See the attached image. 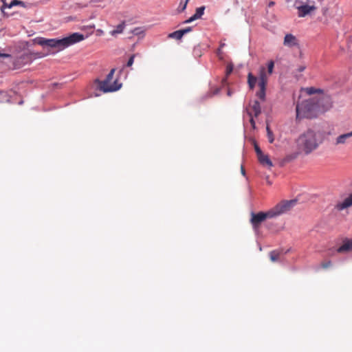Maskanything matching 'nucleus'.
<instances>
[{"mask_svg":"<svg viewBox=\"0 0 352 352\" xmlns=\"http://www.w3.org/2000/svg\"><path fill=\"white\" fill-rule=\"evenodd\" d=\"M352 250V239H344L343 241V244L339 247L336 252L338 253H344L348 252Z\"/></svg>","mask_w":352,"mask_h":352,"instance_id":"obj_11","label":"nucleus"},{"mask_svg":"<svg viewBox=\"0 0 352 352\" xmlns=\"http://www.w3.org/2000/svg\"><path fill=\"white\" fill-rule=\"evenodd\" d=\"M287 252H289V250H287V251L285 252V254H287Z\"/></svg>","mask_w":352,"mask_h":352,"instance_id":"obj_45","label":"nucleus"},{"mask_svg":"<svg viewBox=\"0 0 352 352\" xmlns=\"http://www.w3.org/2000/svg\"><path fill=\"white\" fill-rule=\"evenodd\" d=\"M6 96H7V95H6V92L0 91V102H4V101L8 102L9 101L8 98H3L6 97Z\"/></svg>","mask_w":352,"mask_h":352,"instance_id":"obj_28","label":"nucleus"},{"mask_svg":"<svg viewBox=\"0 0 352 352\" xmlns=\"http://www.w3.org/2000/svg\"><path fill=\"white\" fill-rule=\"evenodd\" d=\"M188 1L189 0H181V2L177 8L178 12H182L186 10Z\"/></svg>","mask_w":352,"mask_h":352,"instance_id":"obj_22","label":"nucleus"},{"mask_svg":"<svg viewBox=\"0 0 352 352\" xmlns=\"http://www.w3.org/2000/svg\"><path fill=\"white\" fill-rule=\"evenodd\" d=\"M254 150L256 153L257 157L263 154L260 147L256 144L254 145Z\"/></svg>","mask_w":352,"mask_h":352,"instance_id":"obj_29","label":"nucleus"},{"mask_svg":"<svg viewBox=\"0 0 352 352\" xmlns=\"http://www.w3.org/2000/svg\"><path fill=\"white\" fill-rule=\"evenodd\" d=\"M219 91H220V89L219 88H217V89H215V90L212 93L207 94L206 96L207 97H211L212 96L218 94L219 93Z\"/></svg>","mask_w":352,"mask_h":352,"instance_id":"obj_31","label":"nucleus"},{"mask_svg":"<svg viewBox=\"0 0 352 352\" xmlns=\"http://www.w3.org/2000/svg\"><path fill=\"white\" fill-rule=\"evenodd\" d=\"M287 252H289V250H287V251L285 252V254H287Z\"/></svg>","mask_w":352,"mask_h":352,"instance_id":"obj_44","label":"nucleus"},{"mask_svg":"<svg viewBox=\"0 0 352 352\" xmlns=\"http://www.w3.org/2000/svg\"><path fill=\"white\" fill-rule=\"evenodd\" d=\"M10 55L8 54L1 53L0 52V57H9Z\"/></svg>","mask_w":352,"mask_h":352,"instance_id":"obj_37","label":"nucleus"},{"mask_svg":"<svg viewBox=\"0 0 352 352\" xmlns=\"http://www.w3.org/2000/svg\"><path fill=\"white\" fill-rule=\"evenodd\" d=\"M0 1L3 3V6H2V7L1 8V10L2 11H3V9H4V8H8V4H7V3H6V0H0Z\"/></svg>","mask_w":352,"mask_h":352,"instance_id":"obj_35","label":"nucleus"},{"mask_svg":"<svg viewBox=\"0 0 352 352\" xmlns=\"http://www.w3.org/2000/svg\"><path fill=\"white\" fill-rule=\"evenodd\" d=\"M135 54H133L132 56H131V57L129 58V59L128 60L126 64V67H131L132 66V65L134 63V58H135Z\"/></svg>","mask_w":352,"mask_h":352,"instance_id":"obj_27","label":"nucleus"},{"mask_svg":"<svg viewBox=\"0 0 352 352\" xmlns=\"http://www.w3.org/2000/svg\"><path fill=\"white\" fill-rule=\"evenodd\" d=\"M330 266H331V262L330 261L322 263V267L323 268H327Z\"/></svg>","mask_w":352,"mask_h":352,"instance_id":"obj_33","label":"nucleus"},{"mask_svg":"<svg viewBox=\"0 0 352 352\" xmlns=\"http://www.w3.org/2000/svg\"><path fill=\"white\" fill-rule=\"evenodd\" d=\"M244 111L250 116V122L253 129L256 128V123L254 118H257L261 113V107L258 100H254L253 104L250 105V109L245 108Z\"/></svg>","mask_w":352,"mask_h":352,"instance_id":"obj_8","label":"nucleus"},{"mask_svg":"<svg viewBox=\"0 0 352 352\" xmlns=\"http://www.w3.org/2000/svg\"><path fill=\"white\" fill-rule=\"evenodd\" d=\"M85 39L82 34L74 32L62 38H45L36 37L34 43L44 47L56 49L57 52L62 51L65 48L79 43Z\"/></svg>","mask_w":352,"mask_h":352,"instance_id":"obj_1","label":"nucleus"},{"mask_svg":"<svg viewBox=\"0 0 352 352\" xmlns=\"http://www.w3.org/2000/svg\"><path fill=\"white\" fill-rule=\"evenodd\" d=\"M182 32H182L180 30H179L175 31L172 33H170L168 36V38H170L180 40L184 36L182 34Z\"/></svg>","mask_w":352,"mask_h":352,"instance_id":"obj_19","label":"nucleus"},{"mask_svg":"<svg viewBox=\"0 0 352 352\" xmlns=\"http://www.w3.org/2000/svg\"><path fill=\"white\" fill-rule=\"evenodd\" d=\"M259 90L256 92V96L262 101L265 100L266 85H258Z\"/></svg>","mask_w":352,"mask_h":352,"instance_id":"obj_15","label":"nucleus"},{"mask_svg":"<svg viewBox=\"0 0 352 352\" xmlns=\"http://www.w3.org/2000/svg\"><path fill=\"white\" fill-rule=\"evenodd\" d=\"M266 130H267L268 141L270 143H272L274 142V140L273 133L270 130V127L268 126H267Z\"/></svg>","mask_w":352,"mask_h":352,"instance_id":"obj_23","label":"nucleus"},{"mask_svg":"<svg viewBox=\"0 0 352 352\" xmlns=\"http://www.w3.org/2000/svg\"><path fill=\"white\" fill-rule=\"evenodd\" d=\"M296 199H292L289 201H283L277 204L274 208L271 210L273 217H276L287 212L296 205Z\"/></svg>","mask_w":352,"mask_h":352,"instance_id":"obj_6","label":"nucleus"},{"mask_svg":"<svg viewBox=\"0 0 352 352\" xmlns=\"http://www.w3.org/2000/svg\"><path fill=\"white\" fill-rule=\"evenodd\" d=\"M224 45H225V44H224V43H221V45H220V47H223Z\"/></svg>","mask_w":352,"mask_h":352,"instance_id":"obj_43","label":"nucleus"},{"mask_svg":"<svg viewBox=\"0 0 352 352\" xmlns=\"http://www.w3.org/2000/svg\"><path fill=\"white\" fill-rule=\"evenodd\" d=\"M16 5H21V6H24V2L21 1H19V0H13L11 1V3L8 6V8H10L14 6H16Z\"/></svg>","mask_w":352,"mask_h":352,"instance_id":"obj_25","label":"nucleus"},{"mask_svg":"<svg viewBox=\"0 0 352 352\" xmlns=\"http://www.w3.org/2000/svg\"><path fill=\"white\" fill-rule=\"evenodd\" d=\"M257 82V78L254 76L252 73H249L248 75V84L250 89H253Z\"/></svg>","mask_w":352,"mask_h":352,"instance_id":"obj_16","label":"nucleus"},{"mask_svg":"<svg viewBox=\"0 0 352 352\" xmlns=\"http://www.w3.org/2000/svg\"><path fill=\"white\" fill-rule=\"evenodd\" d=\"M280 252L277 250L272 251L270 253V259L272 262H276L278 260Z\"/></svg>","mask_w":352,"mask_h":352,"instance_id":"obj_21","label":"nucleus"},{"mask_svg":"<svg viewBox=\"0 0 352 352\" xmlns=\"http://www.w3.org/2000/svg\"><path fill=\"white\" fill-rule=\"evenodd\" d=\"M351 137H352L351 135V132L340 135L336 138V144H344V143H346V140Z\"/></svg>","mask_w":352,"mask_h":352,"instance_id":"obj_17","label":"nucleus"},{"mask_svg":"<svg viewBox=\"0 0 352 352\" xmlns=\"http://www.w3.org/2000/svg\"><path fill=\"white\" fill-rule=\"evenodd\" d=\"M274 218L273 214L271 212V210L266 212H260L258 213L252 212L251 213V223L255 230H257L259 225L264 221L266 219Z\"/></svg>","mask_w":352,"mask_h":352,"instance_id":"obj_7","label":"nucleus"},{"mask_svg":"<svg viewBox=\"0 0 352 352\" xmlns=\"http://www.w3.org/2000/svg\"><path fill=\"white\" fill-rule=\"evenodd\" d=\"M320 107L318 101L314 98L302 101L296 105V118H312L316 115V111Z\"/></svg>","mask_w":352,"mask_h":352,"instance_id":"obj_3","label":"nucleus"},{"mask_svg":"<svg viewBox=\"0 0 352 352\" xmlns=\"http://www.w3.org/2000/svg\"><path fill=\"white\" fill-rule=\"evenodd\" d=\"M124 69V67L119 71V73L121 74Z\"/></svg>","mask_w":352,"mask_h":352,"instance_id":"obj_42","label":"nucleus"},{"mask_svg":"<svg viewBox=\"0 0 352 352\" xmlns=\"http://www.w3.org/2000/svg\"><path fill=\"white\" fill-rule=\"evenodd\" d=\"M306 90H307V93L309 95H312L316 93H321L322 92L321 89H317L312 87L307 88Z\"/></svg>","mask_w":352,"mask_h":352,"instance_id":"obj_24","label":"nucleus"},{"mask_svg":"<svg viewBox=\"0 0 352 352\" xmlns=\"http://www.w3.org/2000/svg\"><path fill=\"white\" fill-rule=\"evenodd\" d=\"M45 55L41 53H25L17 57L14 65L15 69H19L23 66L30 64L34 58L44 57Z\"/></svg>","mask_w":352,"mask_h":352,"instance_id":"obj_5","label":"nucleus"},{"mask_svg":"<svg viewBox=\"0 0 352 352\" xmlns=\"http://www.w3.org/2000/svg\"><path fill=\"white\" fill-rule=\"evenodd\" d=\"M258 160L260 164L264 166H267L269 168L273 166V164L267 155L263 154L260 155L258 157Z\"/></svg>","mask_w":352,"mask_h":352,"instance_id":"obj_13","label":"nucleus"},{"mask_svg":"<svg viewBox=\"0 0 352 352\" xmlns=\"http://www.w3.org/2000/svg\"><path fill=\"white\" fill-rule=\"evenodd\" d=\"M274 5V1H270V2L269 3V5H268V6H269V7H271V6H273Z\"/></svg>","mask_w":352,"mask_h":352,"instance_id":"obj_40","label":"nucleus"},{"mask_svg":"<svg viewBox=\"0 0 352 352\" xmlns=\"http://www.w3.org/2000/svg\"><path fill=\"white\" fill-rule=\"evenodd\" d=\"M232 70H233V66L232 65H228L227 68H226L227 76L230 75L232 72Z\"/></svg>","mask_w":352,"mask_h":352,"instance_id":"obj_32","label":"nucleus"},{"mask_svg":"<svg viewBox=\"0 0 352 352\" xmlns=\"http://www.w3.org/2000/svg\"><path fill=\"white\" fill-rule=\"evenodd\" d=\"M296 142L298 151L306 155L316 150L320 143L316 133L312 129H308L302 133L297 138Z\"/></svg>","mask_w":352,"mask_h":352,"instance_id":"obj_2","label":"nucleus"},{"mask_svg":"<svg viewBox=\"0 0 352 352\" xmlns=\"http://www.w3.org/2000/svg\"><path fill=\"white\" fill-rule=\"evenodd\" d=\"M197 20L194 16L192 15V16H190L188 19L186 20L184 23H191L194 21Z\"/></svg>","mask_w":352,"mask_h":352,"instance_id":"obj_34","label":"nucleus"},{"mask_svg":"<svg viewBox=\"0 0 352 352\" xmlns=\"http://www.w3.org/2000/svg\"><path fill=\"white\" fill-rule=\"evenodd\" d=\"M283 45L285 47L292 48L298 47L299 43L297 38L292 34H286L283 41Z\"/></svg>","mask_w":352,"mask_h":352,"instance_id":"obj_10","label":"nucleus"},{"mask_svg":"<svg viewBox=\"0 0 352 352\" xmlns=\"http://www.w3.org/2000/svg\"><path fill=\"white\" fill-rule=\"evenodd\" d=\"M205 7L201 6L199 8H197L195 10V13L193 14L194 17L196 19H198L202 16V15L204 14Z\"/></svg>","mask_w":352,"mask_h":352,"instance_id":"obj_20","label":"nucleus"},{"mask_svg":"<svg viewBox=\"0 0 352 352\" xmlns=\"http://www.w3.org/2000/svg\"><path fill=\"white\" fill-rule=\"evenodd\" d=\"M241 173H242L243 175H245V169H244L243 166H241Z\"/></svg>","mask_w":352,"mask_h":352,"instance_id":"obj_38","label":"nucleus"},{"mask_svg":"<svg viewBox=\"0 0 352 352\" xmlns=\"http://www.w3.org/2000/svg\"><path fill=\"white\" fill-rule=\"evenodd\" d=\"M306 69V67L305 65L299 66L297 69V72H302Z\"/></svg>","mask_w":352,"mask_h":352,"instance_id":"obj_36","label":"nucleus"},{"mask_svg":"<svg viewBox=\"0 0 352 352\" xmlns=\"http://www.w3.org/2000/svg\"><path fill=\"white\" fill-rule=\"evenodd\" d=\"M274 67V62L273 60H270L267 63V72L270 75L273 72V69Z\"/></svg>","mask_w":352,"mask_h":352,"instance_id":"obj_26","label":"nucleus"},{"mask_svg":"<svg viewBox=\"0 0 352 352\" xmlns=\"http://www.w3.org/2000/svg\"><path fill=\"white\" fill-rule=\"evenodd\" d=\"M125 23L124 22L121 23L120 24L116 26V28L111 32V34L114 36L117 34L122 33L124 29Z\"/></svg>","mask_w":352,"mask_h":352,"instance_id":"obj_18","label":"nucleus"},{"mask_svg":"<svg viewBox=\"0 0 352 352\" xmlns=\"http://www.w3.org/2000/svg\"><path fill=\"white\" fill-rule=\"evenodd\" d=\"M287 252H289V250H287V251L285 252V254H287Z\"/></svg>","mask_w":352,"mask_h":352,"instance_id":"obj_46","label":"nucleus"},{"mask_svg":"<svg viewBox=\"0 0 352 352\" xmlns=\"http://www.w3.org/2000/svg\"><path fill=\"white\" fill-rule=\"evenodd\" d=\"M116 72V69L113 68L111 69L106 78L104 80H96L97 83L99 85L100 89L104 93L108 92H113L119 90L122 84L118 82V80H116L113 84L110 85L109 82L111 81L114 73Z\"/></svg>","mask_w":352,"mask_h":352,"instance_id":"obj_4","label":"nucleus"},{"mask_svg":"<svg viewBox=\"0 0 352 352\" xmlns=\"http://www.w3.org/2000/svg\"><path fill=\"white\" fill-rule=\"evenodd\" d=\"M351 136H352V131H351Z\"/></svg>","mask_w":352,"mask_h":352,"instance_id":"obj_47","label":"nucleus"},{"mask_svg":"<svg viewBox=\"0 0 352 352\" xmlns=\"http://www.w3.org/2000/svg\"><path fill=\"white\" fill-rule=\"evenodd\" d=\"M267 75L264 67H261L259 72L258 85H267Z\"/></svg>","mask_w":352,"mask_h":352,"instance_id":"obj_14","label":"nucleus"},{"mask_svg":"<svg viewBox=\"0 0 352 352\" xmlns=\"http://www.w3.org/2000/svg\"><path fill=\"white\" fill-rule=\"evenodd\" d=\"M227 94L228 96H231L232 94V92L230 90H228Z\"/></svg>","mask_w":352,"mask_h":352,"instance_id":"obj_41","label":"nucleus"},{"mask_svg":"<svg viewBox=\"0 0 352 352\" xmlns=\"http://www.w3.org/2000/svg\"><path fill=\"white\" fill-rule=\"evenodd\" d=\"M139 30L138 29H135L133 31V33L135 34H138L139 33Z\"/></svg>","mask_w":352,"mask_h":352,"instance_id":"obj_39","label":"nucleus"},{"mask_svg":"<svg viewBox=\"0 0 352 352\" xmlns=\"http://www.w3.org/2000/svg\"><path fill=\"white\" fill-rule=\"evenodd\" d=\"M192 27H187V28H184V29H182V30H181L182 32H182V34H183V35H184V34H187V33H188V32H191V31H192Z\"/></svg>","mask_w":352,"mask_h":352,"instance_id":"obj_30","label":"nucleus"},{"mask_svg":"<svg viewBox=\"0 0 352 352\" xmlns=\"http://www.w3.org/2000/svg\"><path fill=\"white\" fill-rule=\"evenodd\" d=\"M298 10V16L299 17H305L311 14L317 8L314 5L304 4L296 7Z\"/></svg>","mask_w":352,"mask_h":352,"instance_id":"obj_9","label":"nucleus"},{"mask_svg":"<svg viewBox=\"0 0 352 352\" xmlns=\"http://www.w3.org/2000/svg\"><path fill=\"white\" fill-rule=\"evenodd\" d=\"M351 206H352V193L342 203L338 204L336 207L339 210H342Z\"/></svg>","mask_w":352,"mask_h":352,"instance_id":"obj_12","label":"nucleus"}]
</instances>
